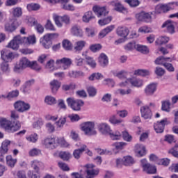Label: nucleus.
Segmentation results:
<instances>
[{
	"label": "nucleus",
	"instance_id": "64",
	"mask_svg": "<svg viewBox=\"0 0 178 178\" xmlns=\"http://www.w3.org/2000/svg\"><path fill=\"white\" fill-rule=\"evenodd\" d=\"M15 178H27L26 175V171L24 170H19L15 175Z\"/></svg>",
	"mask_w": 178,
	"mask_h": 178
},
{
	"label": "nucleus",
	"instance_id": "25",
	"mask_svg": "<svg viewBox=\"0 0 178 178\" xmlns=\"http://www.w3.org/2000/svg\"><path fill=\"white\" fill-rule=\"evenodd\" d=\"M115 30V25H110L103 30H102L99 33V38H104V37H106L109 33H112Z\"/></svg>",
	"mask_w": 178,
	"mask_h": 178
},
{
	"label": "nucleus",
	"instance_id": "37",
	"mask_svg": "<svg viewBox=\"0 0 178 178\" xmlns=\"http://www.w3.org/2000/svg\"><path fill=\"white\" fill-rule=\"evenodd\" d=\"M115 94L116 95H129L131 94V89H123V88H119L115 91Z\"/></svg>",
	"mask_w": 178,
	"mask_h": 178
},
{
	"label": "nucleus",
	"instance_id": "54",
	"mask_svg": "<svg viewBox=\"0 0 178 178\" xmlns=\"http://www.w3.org/2000/svg\"><path fill=\"white\" fill-rule=\"evenodd\" d=\"M59 157L63 161H69L70 159V153L69 152H60L59 153Z\"/></svg>",
	"mask_w": 178,
	"mask_h": 178
},
{
	"label": "nucleus",
	"instance_id": "12",
	"mask_svg": "<svg viewBox=\"0 0 178 178\" xmlns=\"http://www.w3.org/2000/svg\"><path fill=\"white\" fill-rule=\"evenodd\" d=\"M94 13L97 16V17H102V16H106L109 12L106 10V7H101L99 6H94L92 8Z\"/></svg>",
	"mask_w": 178,
	"mask_h": 178
},
{
	"label": "nucleus",
	"instance_id": "42",
	"mask_svg": "<svg viewBox=\"0 0 178 178\" xmlns=\"http://www.w3.org/2000/svg\"><path fill=\"white\" fill-rule=\"evenodd\" d=\"M167 42H169V37L166 36H160L156 40V44H157V45H163V44H167Z\"/></svg>",
	"mask_w": 178,
	"mask_h": 178
},
{
	"label": "nucleus",
	"instance_id": "48",
	"mask_svg": "<svg viewBox=\"0 0 178 178\" xmlns=\"http://www.w3.org/2000/svg\"><path fill=\"white\" fill-rule=\"evenodd\" d=\"M22 40H26L27 44H35V42H37V38L34 35L29 36L27 38L23 37Z\"/></svg>",
	"mask_w": 178,
	"mask_h": 178
},
{
	"label": "nucleus",
	"instance_id": "2",
	"mask_svg": "<svg viewBox=\"0 0 178 178\" xmlns=\"http://www.w3.org/2000/svg\"><path fill=\"white\" fill-rule=\"evenodd\" d=\"M81 129L86 134V136H95L97 131L95 130V122L92 121H88L81 124Z\"/></svg>",
	"mask_w": 178,
	"mask_h": 178
},
{
	"label": "nucleus",
	"instance_id": "34",
	"mask_svg": "<svg viewBox=\"0 0 178 178\" xmlns=\"http://www.w3.org/2000/svg\"><path fill=\"white\" fill-rule=\"evenodd\" d=\"M108 136H110V138L113 140H122V133L118 130L111 131Z\"/></svg>",
	"mask_w": 178,
	"mask_h": 178
},
{
	"label": "nucleus",
	"instance_id": "59",
	"mask_svg": "<svg viewBox=\"0 0 178 178\" xmlns=\"http://www.w3.org/2000/svg\"><path fill=\"white\" fill-rule=\"evenodd\" d=\"M1 69L3 73H8L10 71V68L9 67V64L8 62L4 61L1 65Z\"/></svg>",
	"mask_w": 178,
	"mask_h": 178
},
{
	"label": "nucleus",
	"instance_id": "46",
	"mask_svg": "<svg viewBox=\"0 0 178 178\" xmlns=\"http://www.w3.org/2000/svg\"><path fill=\"white\" fill-rule=\"evenodd\" d=\"M112 145L115 147V149H117V151H120L123 149L126 145H127V143L124 142H117L113 143Z\"/></svg>",
	"mask_w": 178,
	"mask_h": 178
},
{
	"label": "nucleus",
	"instance_id": "47",
	"mask_svg": "<svg viewBox=\"0 0 178 178\" xmlns=\"http://www.w3.org/2000/svg\"><path fill=\"white\" fill-rule=\"evenodd\" d=\"M19 63L21 64L22 67H24V69H26V67H30V66L31 65V62L27 58H22L19 60Z\"/></svg>",
	"mask_w": 178,
	"mask_h": 178
},
{
	"label": "nucleus",
	"instance_id": "39",
	"mask_svg": "<svg viewBox=\"0 0 178 178\" xmlns=\"http://www.w3.org/2000/svg\"><path fill=\"white\" fill-rule=\"evenodd\" d=\"M26 8L29 12H32V10L33 11L40 10L41 6H40V4L38 3H31L28 4Z\"/></svg>",
	"mask_w": 178,
	"mask_h": 178
},
{
	"label": "nucleus",
	"instance_id": "31",
	"mask_svg": "<svg viewBox=\"0 0 178 178\" xmlns=\"http://www.w3.org/2000/svg\"><path fill=\"white\" fill-rule=\"evenodd\" d=\"M71 34L75 37H83V30L80 26L75 25L71 29Z\"/></svg>",
	"mask_w": 178,
	"mask_h": 178
},
{
	"label": "nucleus",
	"instance_id": "51",
	"mask_svg": "<svg viewBox=\"0 0 178 178\" xmlns=\"http://www.w3.org/2000/svg\"><path fill=\"white\" fill-rule=\"evenodd\" d=\"M16 29H17V26H15V23H13V24L6 23L5 24V30L6 31H8L9 33H12L13 31H15Z\"/></svg>",
	"mask_w": 178,
	"mask_h": 178
},
{
	"label": "nucleus",
	"instance_id": "32",
	"mask_svg": "<svg viewBox=\"0 0 178 178\" xmlns=\"http://www.w3.org/2000/svg\"><path fill=\"white\" fill-rule=\"evenodd\" d=\"M167 62H172V58L170 57L165 58L164 56H159L155 60L154 63L164 66Z\"/></svg>",
	"mask_w": 178,
	"mask_h": 178
},
{
	"label": "nucleus",
	"instance_id": "1",
	"mask_svg": "<svg viewBox=\"0 0 178 178\" xmlns=\"http://www.w3.org/2000/svg\"><path fill=\"white\" fill-rule=\"evenodd\" d=\"M0 127L7 133H16L22 129V122L19 120L11 121L8 118H0Z\"/></svg>",
	"mask_w": 178,
	"mask_h": 178
},
{
	"label": "nucleus",
	"instance_id": "41",
	"mask_svg": "<svg viewBox=\"0 0 178 178\" xmlns=\"http://www.w3.org/2000/svg\"><path fill=\"white\" fill-rule=\"evenodd\" d=\"M101 79H104V75L99 72L93 73L88 77V80L90 81H94V80H101Z\"/></svg>",
	"mask_w": 178,
	"mask_h": 178
},
{
	"label": "nucleus",
	"instance_id": "11",
	"mask_svg": "<svg viewBox=\"0 0 178 178\" xmlns=\"http://www.w3.org/2000/svg\"><path fill=\"white\" fill-rule=\"evenodd\" d=\"M56 141L58 139L55 138H46L43 141L42 144L46 147V148H49L50 149H54L56 147Z\"/></svg>",
	"mask_w": 178,
	"mask_h": 178
},
{
	"label": "nucleus",
	"instance_id": "53",
	"mask_svg": "<svg viewBox=\"0 0 178 178\" xmlns=\"http://www.w3.org/2000/svg\"><path fill=\"white\" fill-rule=\"evenodd\" d=\"M126 3H128L131 8H137L140 5L139 0H124Z\"/></svg>",
	"mask_w": 178,
	"mask_h": 178
},
{
	"label": "nucleus",
	"instance_id": "22",
	"mask_svg": "<svg viewBox=\"0 0 178 178\" xmlns=\"http://www.w3.org/2000/svg\"><path fill=\"white\" fill-rule=\"evenodd\" d=\"M108 122L114 126H122V127H124V120L121 118L118 119L115 115H113L109 118Z\"/></svg>",
	"mask_w": 178,
	"mask_h": 178
},
{
	"label": "nucleus",
	"instance_id": "19",
	"mask_svg": "<svg viewBox=\"0 0 178 178\" xmlns=\"http://www.w3.org/2000/svg\"><path fill=\"white\" fill-rule=\"evenodd\" d=\"M158 85L155 83H149L145 88V94L148 96L154 95L155 94V91H156V88Z\"/></svg>",
	"mask_w": 178,
	"mask_h": 178
},
{
	"label": "nucleus",
	"instance_id": "40",
	"mask_svg": "<svg viewBox=\"0 0 178 178\" xmlns=\"http://www.w3.org/2000/svg\"><path fill=\"white\" fill-rule=\"evenodd\" d=\"M122 138L124 141H127V143H131L133 140V136L129 134V132L127 131H123L122 132Z\"/></svg>",
	"mask_w": 178,
	"mask_h": 178
},
{
	"label": "nucleus",
	"instance_id": "63",
	"mask_svg": "<svg viewBox=\"0 0 178 178\" xmlns=\"http://www.w3.org/2000/svg\"><path fill=\"white\" fill-rule=\"evenodd\" d=\"M63 47L66 51H70L72 49V42L67 40H65L63 41Z\"/></svg>",
	"mask_w": 178,
	"mask_h": 178
},
{
	"label": "nucleus",
	"instance_id": "28",
	"mask_svg": "<svg viewBox=\"0 0 178 178\" xmlns=\"http://www.w3.org/2000/svg\"><path fill=\"white\" fill-rule=\"evenodd\" d=\"M40 44L45 48V49H49L52 45V41H51L49 39H47L46 35L40 38Z\"/></svg>",
	"mask_w": 178,
	"mask_h": 178
},
{
	"label": "nucleus",
	"instance_id": "55",
	"mask_svg": "<svg viewBox=\"0 0 178 178\" xmlns=\"http://www.w3.org/2000/svg\"><path fill=\"white\" fill-rule=\"evenodd\" d=\"M112 22V17H108L103 19H99L98 23L100 26H106V24H109Z\"/></svg>",
	"mask_w": 178,
	"mask_h": 178
},
{
	"label": "nucleus",
	"instance_id": "23",
	"mask_svg": "<svg viewBox=\"0 0 178 178\" xmlns=\"http://www.w3.org/2000/svg\"><path fill=\"white\" fill-rule=\"evenodd\" d=\"M34 83V79L26 81L21 87L22 92H24V94H29V92H30V88H31V86H33Z\"/></svg>",
	"mask_w": 178,
	"mask_h": 178
},
{
	"label": "nucleus",
	"instance_id": "60",
	"mask_svg": "<svg viewBox=\"0 0 178 178\" xmlns=\"http://www.w3.org/2000/svg\"><path fill=\"white\" fill-rule=\"evenodd\" d=\"M26 140L27 141H29V143H37V140H38V135L37 134H31L26 137Z\"/></svg>",
	"mask_w": 178,
	"mask_h": 178
},
{
	"label": "nucleus",
	"instance_id": "5",
	"mask_svg": "<svg viewBox=\"0 0 178 178\" xmlns=\"http://www.w3.org/2000/svg\"><path fill=\"white\" fill-rule=\"evenodd\" d=\"M141 166L143 172H145L147 175H155L156 173V167L151 165L147 159H143L140 161Z\"/></svg>",
	"mask_w": 178,
	"mask_h": 178
},
{
	"label": "nucleus",
	"instance_id": "56",
	"mask_svg": "<svg viewBox=\"0 0 178 178\" xmlns=\"http://www.w3.org/2000/svg\"><path fill=\"white\" fill-rule=\"evenodd\" d=\"M44 27L47 30H50V31H56V29H55V26H54V24H52V22H51V20L49 19H47Z\"/></svg>",
	"mask_w": 178,
	"mask_h": 178
},
{
	"label": "nucleus",
	"instance_id": "45",
	"mask_svg": "<svg viewBox=\"0 0 178 178\" xmlns=\"http://www.w3.org/2000/svg\"><path fill=\"white\" fill-rule=\"evenodd\" d=\"M125 51H133V49H136L137 44H136V42H130L128 44H127L124 47Z\"/></svg>",
	"mask_w": 178,
	"mask_h": 178
},
{
	"label": "nucleus",
	"instance_id": "26",
	"mask_svg": "<svg viewBox=\"0 0 178 178\" xmlns=\"http://www.w3.org/2000/svg\"><path fill=\"white\" fill-rule=\"evenodd\" d=\"M99 63L102 67H106V66H108V64L109 63V60L108 59V56L106 54L102 53L99 56Z\"/></svg>",
	"mask_w": 178,
	"mask_h": 178
},
{
	"label": "nucleus",
	"instance_id": "58",
	"mask_svg": "<svg viewBox=\"0 0 178 178\" xmlns=\"http://www.w3.org/2000/svg\"><path fill=\"white\" fill-rule=\"evenodd\" d=\"M23 70H24V68L22 66V64H20L19 62L15 64L13 67V72L15 73H20V72H23Z\"/></svg>",
	"mask_w": 178,
	"mask_h": 178
},
{
	"label": "nucleus",
	"instance_id": "3",
	"mask_svg": "<svg viewBox=\"0 0 178 178\" xmlns=\"http://www.w3.org/2000/svg\"><path fill=\"white\" fill-rule=\"evenodd\" d=\"M66 102L68 106L75 112H80V111H81V107L84 106V101L81 99H76L74 97L67 98Z\"/></svg>",
	"mask_w": 178,
	"mask_h": 178
},
{
	"label": "nucleus",
	"instance_id": "7",
	"mask_svg": "<svg viewBox=\"0 0 178 178\" xmlns=\"http://www.w3.org/2000/svg\"><path fill=\"white\" fill-rule=\"evenodd\" d=\"M53 19L57 27H62L63 24L60 22V20L65 24H70V17L69 15L59 16L56 14H54Z\"/></svg>",
	"mask_w": 178,
	"mask_h": 178
},
{
	"label": "nucleus",
	"instance_id": "6",
	"mask_svg": "<svg viewBox=\"0 0 178 178\" xmlns=\"http://www.w3.org/2000/svg\"><path fill=\"white\" fill-rule=\"evenodd\" d=\"M94 168H95V165L93 164H86L83 165V169L87 174L86 178H94L95 176H98L99 170L94 169Z\"/></svg>",
	"mask_w": 178,
	"mask_h": 178
},
{
	"label": "nucleus",
	"instance_id": "20",
	"mask_svg": "<svg viewBox=\"0 0 178 178\" xmlns=\"http://www.w3.org/2000/svg\"><path fill=\"white\" fill-rule=\"evenodd\" d=\"M49 84L52 94H56L62 86V83L56 79L52 80Z\"/></svg>",
	"mask_w": 178,
	"mask_h": 178
},
{
	"label": "nucleus",
	"instance_id": "8",
	"mask_svg": "<svg viewBox=\"0 0 178 178\" xmlns=\"http://www.w3.org/2000/svg\"><path fill=\"white\" fill-rule=\"evenodd\" d=\"M14 108L17 112L23 113V112H26V111H29L31 106L29 103H26L23 101H17L14 103Z\"/></svg>",
	"mask_w": 178,
	"mask_h": 178
},
{
	"label": "nucleus",
	"instance_id": "52",
	"mask_svg": "<svg viewBox=\"0 0 178 178\" xmlns=\"http://www.w3.org/2000/svg\"><path fill=\"white\" fill-rule=\"evenodd\" d=\"M134 74H138V76H143L144 77L145 76H149L150 72L148 70H138L135 71Z\"/></svg>",
	"mask_w": 178,
	"mask_h": 178
},
{
	"label": "nucleus",
	"instance_id": "44",
	"mask_svg": "<svg viewBox=\"0 0 178 178\" xmlns=\"http://www.w3.org/2000/svg\"><path fill=\"white\" fill-rule=\"evenodd\" d=\"M44 102L47 105H55L56 104V99L52 96H46L44 98Z\"/></svg>",
	"mask_w": 178,
	"mask_h": 178
},
{
	"label": "nucleus",
	"instance_id": "62",
	"mask_svg": "<svg viewBox=\"0 0 178 178\" xmlns=\"http://www.w3.org/2000/svg\"><path fill=\"white\" fill-rule=\"evenodd\" d=\"M161 109L165 112H170V102H163Z\"/></svg>",
	"mask_w": 178,
	"mask_h": 178
},
{
	"label": "nucleus",
	"instance_id": "18",
	"mask_svg": "<svg viewBox=\"0 0 178 178\" xmlns=\"http://www.w3.org/2000/svg\"><path fill=\"white\" fill-rule=\"evenodd\" d=\"M140 113L144 119H151L152 118V111L148 106H143L140 108Z\"/></svg>",
	"mask_w": 178,
	"mask_h": 178
},
{
	"label": "nucleus",
	"instance_id": "21",
	"mask_svg": "<svg viewBox=\"0 0 178 178\" xmlns=\"http://www.w3.org/2000/svg\"><path fill=\"white\" fill-rule=\"evenodd\" d=\"M135 152L139 158H141L142 156H145L147 154V151L145 150V146L137 144L135 146Z\"/></svg>",
	"mask_w": 178,
	"mask_h": 178
},
{
	"label": "nucleus",
	"instance_id": "16",
	"mask_svg": "<svg viewBox=\"0 0 178 178\" xmlns=\"http://www.w3.org/2000/svg\"><path fill=\"white\" fill-rule=\"evenodd\" d=\"M72 59L69 58L64 57L60 59H57L56 60V65H64L63 66V70H66V69H69L70 66H72Z\"/></svg>",
	"mask_w": 178,
	"mask_h": 178
},
{
	"label": "nucleus",
	"instance_id": "9",
	"mask_svg": "<svg viewBox=\"0 0 178 178\" xmlns=\"http://www.w3.org/2000/svg\"><path fill=\"white\" fill-rule=\"evenodd\" d=\"M136 19H137L138 22H145V23H151V22H152V16H151V14L144 11L136 14Z\"/></svg>",
	"mask_w": 178,
	"mask_h": 178
},
{
	"label": "nucleus",
	"instance_id": "24",
	"mask_svg": "<svg viewBox=\"0 0 178 178\" xmlns=\"http://www.w3.org/2000/svg\"><path fill=\"white\" fill-rule=\"evenodd\" d=\"M10 146V140H5L1 143L0 147V154L2 155H6L9 152V147Z\"/></svg>",
	"mask_w": 178,
	"mask_h": 178
},
{
	"label": "nucleus",
	"instance_id": "57",
	"mask_svg": "<svg viewBox=\"0 0 178 178\" xmlns=\"http://www.w3.org/2000/svg\"><path fill=\"white\" fill-rule=\"evenodd\" d=\"M23 70H24V68L22 66V64H20L19 62L15 64L13 67V72L15 73H20V72H23Z\"/></svg>",
	"mask_w": 178,
	"mask_h": 178
},
{
	"label": "nucleus",
	"instance_id": "43",
	"mask_svg": "<svg viewBox=\"0 0 178 178\" xmlns=\"http://www.w3.org/2000/svg\"><path fill=\"white\" fill-rule=\"evenodd\" d=\"M136 51L141 54H148V52H149L148 47L143 44H136Z\"/></svg>",
	"mask_w": 178,
	"mask_h": 178
},
{
	"label": "nucleus",
	"instance_id": "50",
	"mask_svg": "<svg viewBox=\"0 0 178 178\" xmlns=\"http://www.w3.org/2000/svg\"><path fill=\"white\" fill-rule=\"evenodd\" d=\"M13 15L14 17H20L22 15H23V10H22V8L17 7L13 9Z\"/></svg>",
	"mask_w": 178,
	"mask_h": 178
},
{
	"label": "nucleus",
	"instance_id": "61",
	"mask_svg": "<svg viewBox=\"0 0 178 178\" xmlns=\"http://www.w3.org/2000/svg\"><path fill=\"white\" fill-rule=\"evenodd\" d=\"M86 63L90 66V67H95L97 66V63H95V60L90 56H86Z\"/></svg>",
	"mask_w": 178,
	"mask_h": 178
},
{
	"label": "nucleus",
	"instance_id": "38",
	"mask_svg": "<svg viewBox=\"0 0 178 178\" xmlns=\"http://www.w3.org/2000/svg\"><path fill=\"white\" fill-rule=\"evenodd\" d=\"M124 166H131L134 163V159L131 156H126L123 157Z\"/></svg>",
	"mask_w": 178,
	"mask_h": 178
},
{
	"label": "nucleus",
	"instance_id": "29",
	"mask_svg": "<svg viewBox=\"0 0 178 178\" xmlns=\"http://www.w3.org/2000/svg\"><path fill=\"white\" fill-rule=\"evenodd\" d=\"M129 29L126 26H119L117 29L118 35L123 38H126V37L129 35Z\"/></svg>",
	"mask_w": 178,
	"mask_h": 178
},
{
	"label": "nucleus",
	"instance_id": "36",
	"mask_svg": "<svg viewBox=\"0 0 178 178\" xmlns=\"http://www.w3.org/2000/svg\"><path fill=\"white\" fill-rule=\"evenodd\" d=\"M83 47H86V41L79 40L76 42V46L74 48V52H80L83 50Z\"/></svg>",
	"mask_w": 178,
	"mask_h": 178
},
{
	"label": "nucleus",
	"instance_id": "10",
	"mask_svg": "<svg viewBox=\"0 0 178 178\" xmlns=\"http://www.w3.org/2000/svg\"><path fill=\"white\" fill-rule=\"evenodd\" d=\"M22 38L20 35L15 36L13 39L8 43V47L11 49L17 50L19 49V46L22 42Z\"/></svg>",
	"mask_w": 178,
	"mask_h": 178
},
{
	"label": "nucleus",
	"instance_id": "17",
	"mask_svg": "<svg viewBox=\"0 0 178 178\" xmlns=\"http://www.w3.org/2000/svg\"><path fill=\"white\" fill-rule=\"evenodd\" d=\"M98 130L103 134L104 136H108L111 134V131H112V129H111V126L106 123H101L98 125Z\"/></svg>",
	"mask_w": 178,
	"mask_h": 178
},
{
	"label": "nucleus",
	"instance_id": "4",
	"mask_svg": "<svg viewBox=\"0 0 178 178\" xmlns=\"http://www.w3.org/2000/svg\"><path fill=\"white\" fill-rule=\"evenodd\" d=\"M129 83L133 87H137L138 88H140V87H143L144 84V81L142 79H140L138 78H129L126 79L125 81L120 83L119 86L127 87Z\"/></svg>",
	"mask_w": 178,
	"mask_h": 178
},
{
	"label": "nucleus",
	"instance_id": "13",
	"mask_svg": "<svg viewBox=\"0 0 178 178\" xmlns=\"http://www.w3.org/2000/svg\"><path fill=\"white\" fill-rule=\"evenodd\" d=\"M168 123L169 122L167 118H164L161 121L156 122L154 125L156 133H163V130H165V125Z\"/></svg>",
	"mask_w": 178,
	"mask_h": 178
},
{
	"label": "nucleus",
	"instance_id": "49",
	"mask_svg": "<svg viewBox=\"0 0 178 178\" xmlns=\"http://www.w3.org/2000/svg\"><path fill=\"white\" fill-rule=\"evenodd\" d=\"M27 176L29 178H40V171H31L29 170L27 172Z\"/></svg>",
	"mask_w": 178,
	"mask_h": 178
},
{
	"label": "nucleus",
	"instance_id": "27",
	"mask_svg": "<svg viewBox=\"0 0 178 178\" xmlns=\"http://www.w3.org/2000/svg\"><path fill=\"white\" fill-rule=\"evenodd\" d=\"M95 19V15H94L92 11L85 13L82 17V20L84 23H90L91 20H94Z\"/></svg>",
	"mask_w": 178,
	"mask_h": 178
},
{
	"label": "nucleus",
	"instance_id": "33",
	"mask_svg": "<svg viewBox=\"0 0 178 178\" xmlns=\"http://www.w3.org/2000/svg\"><path fill=\"white\" fill-rule=\"evenodd\" d=\"M6 164L10 168H15V165H16V163H17V159L13 158L12 155L6 156Z\"/></svg>",
	"mask_w": 178,
	"mask_h": 178
},
{
	"label": "nucleus",
	"instance_id": "15",
	"mask_svg": "<svg viewBox=\"0 0 178 178\" xmlns=\"http://www.w3.org/2000/svg\"><path fill=\"white\" fill-rule=\"evenodd\" d=\"M111 5L113 6L114 10H116V12H120V13H127V9L124 8L119 1H111Z\"/></svg>",
	"mask_w": 178,
	"mask_h": 178
},
{
	"label": "nucleus",
	"instance_id": "30",
	"mask_svg": "<svg viewBox=\"0 0 178 178\" xmlns=\"http://www.w3.org/2000/svg\"><path fill=\"white\" fill-rule=\"evenodd\" d=\"M162 28L166 29L168 33H170V34H173L175 33V26L170 21H167L163 24Z\"/></svg>",
	"mask_w": 178,
	"mask_h": 178
},
{
	"label": "nucleus",
	"instance_id": "14",
	"mask_svg": "<svg viewBox=\"0 0 178 178\" xmlns=\"http://www.w3.org/2000/svg\"><path fill=\"white\" fill-rule=\"evenodd\" d=\"M1 55L3 62H12V60L15 59V55L7 49L2 50Z\"/></svg>",
	"mask_w": 178,
	"mask_h": 178
},
{
	"label": "nucleus",
	"instance_id": "35",
	"mask_svg": "<svg viewBox=\"0 0 178 178\" xmlns=\"http://www.w3.org/2000/svg\"><path fill=\"white\" fill-rule=\"evenodd\" d=\"M31 166L35 172H40V168L42 166V162L39 161L38 160H33L31 161Z\"/></svg>",
	"mask_w": 178,
	"mask_h": 178
}]
</instances>
